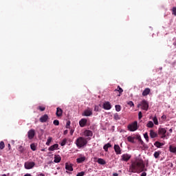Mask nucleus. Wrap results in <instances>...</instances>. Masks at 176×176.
<instances>
[{
	"mask_svg": "<svg viewBox=\"0 0 176 176\" xmlns=\"http://www.w3.org/2000/svg\"><path fill=\"white\" fill-rule=\"evenodd\" d=\"M160 153H162L161 151H155L153 154V156L155 159H157L159 156H160Z\"/></svg>",
	"mask_w": 176,
	"mask_h": 176,
	"instance_id": "nucleus-29",
	"label": "nucleus"
},
{
	"mask_svg": "<svg viewBox=\"0 0 176 176\" xmlns=\"http://www.w3.org/2000/svg\"><path fill=\"white\" fill-rule=\"evenodd\" d=\"M99 109H100V107L96 105L94 107V111L96 112H98Z\"/></svg>",
	"mask_w": 176,
	"mask_h": 176,
	"instance_id": "nucleus-44",
	"label": "nucleus"
},
{
	"mask_svg": "<svg viewBox=\"0 0 176 176\" xmlns=\"http://www.w3.org/2000/svg\"><path fill=\"white\" fill-rule=\"evenodd\" d=\"M54 162V163H60V162H61V156L59 155H55Z\"/></svg>",
	"mask_w": 176,
	"mask_h": 176,
	"instance_id": "nucleus-18",
	"label": "nucleus"
},
{
	"mask_svg": "<svg viewBox=\"0 0 176 176\" xmlns=\"http://www.w3.org/2000/svg\"><path fill=\"white\" fill-rule=\"evenodd\" d=\"M38 109H40V111H41V112H43V111H45V109H46V108H45V107H41V106H39L38 108Z\"/></svg>",
	"mask_w": 176,
	"mask_h": 176,
	"instance_id": "nucleus-39",
	"label": "nucleus"
},
{
	"mask_svg": "<svg viewBox=\"0 0 176 176\" xmlns=\"http://www.w3.org/2000/svg\"><path fill=\"white\" fill-rule=\"evenodd\" d=\"M85 175V172L82 171L78 173L76 176H84Z\"/></svg>",
	"mask_w": 176,
	"mask_h": 176,
	"instance_id": "nucleus-42",
	"label": "nucleus"
},
{
	"mask_svg": "<svg viewBox=\"0 0 176 176\" xmlns=\"http://www.w3.org/2000/svg\"><path fill=\"white\" fill-rule=\"evenodd\" d=\"M97 162L98 163V164H101L102 166H104V164H107V162H105L102 158H98Z\"/></svg>",
	"mask_w": 176,
	"mask_h": 176,
	"instance_id": "nucleus-23",
	"label": "nucleus"
},
{
	"mask_svg": "<svg viewBox=\"0 0 176 176\" xmlns=\"http://www.w3.org/2000/svg\"><path fill=\"white\" fill-rule=\"evenodd\" d=\"M53 123L54 126H58L60 124V121H58V120H54Z\"/></svg>",
	"mask_w": 176,
	"mask_h": 176,
	"instance_id": "nucleus-37",
	"label": "nucleus"
},
{
	"mask_svg": "<svg viewBox=\"0 0 176 176\" xmlns=\"http://www.w3.org/2000/svg\"><path fill=\"white\" fill-rule=\"evenodd\" d=\"M144 170L146 171V168H145V164L142 160H136L129 166L130 173H142Z\"/></svg>",
	"mask_w": 176,
	"mask_h": 176,
	"instance_id": "nucleus-1",
	"label": "nucleus"
},
{
	"mask_svg": "<svg viewBox=\"0 0 176 176\" xmlns=\"http://www.w3.org/2000/svg\"><path fill=\"white\" fill-rule=\"evenodd\" d=\"M85 160H86V157H80L79 158H77L76 162L77 163H83V162H85Z\"/></svg>",
	"mask_w": 176,
	"mask_h": 176,
	"instance_id": "nucleus-24",
	"label": "nucleus"
},
{
	"mask_svg": "<svg viewBox=\"0 0 176 176\" xmlns=\"http://www.w3.org/2000/svg\"><path fill=\"white\" fill-rule=\"evenodd\" d=\"M157 133L155 132L153 130H150V137L151 138H156L157 137Z\"/></svg>",
	"mask_w": 176,
	"mask_h": 176,
	"instance_id": "nucleus-17",
	"label": "nucleus"
},
{
	"mask_svg": "<svg viewBox=\"0 0 176 176\" xmlns=\"http://www.w3.org/2000/svg\"><path fill=\"white\" fill-rule=\"evenodd\" d=\"M24 176H32V175H31V174L28 173V174H25Z\"/></svg>",
	"mask_w": 176,
	"mask_h": 176,
	"instance_id": "nucleus-55",
	"label": "nucleus"
},
{
	"mask_svg": "<svg viewBox=\"0 0 176 176\" xmlns=\"http://www.w3.org/2000/svg\"><path fill=\"white\" fill-rule=\"evenodd\" d=\"M67 138H64L62 142H60V146H65V145L67 144Z\"/></svg>",
	"mask_w": 176,
	"mask_h": 176,
	"instance_id": "nucleus-32",
	"label": "nucleus"
},
{
	"mask_svg": "<svg viewBox=\"0 0 176 176\" xmlns=\"http://www.w3.org/2000/svg\"><path fill=\"white\" fill-rule=\"evenodd\" d=\"M53 140V138L52 137H49L47 142H46V145H47V146H49V145H50V142H52V140Z\"/></svg>",
	"mask_w": 176,
	"mask_h": 176,
	"instance_id": "nucleus-35",
	"label": "nucleus"
},
{
	"mask_svg": "<svg viewBox=\"0 0 176 176\" xmlns=\"http://www.w3.org/2000/svg\"><path fill=\"white\" fill-rule=\"evenodd\" d=\"M166 133H167V131L164 128H159L158 129V134L161 136V138H166Z\"/></svg>",
	"mask_w": 176,
	"mask_h": 176,
	"instance_id": "nucleus-6",
	"label": "nucleus"
},
{
	"mask_svg": "<svg viewBox=\"0 0 176 176\" xmlns=\"http://www.w3.org/2000/svg\"><path fill=\"white\" fill-rule=\"evenodd\" d=\"M8 147L10 148V144H8Z\"/></svg>",
	"mask_w": 176,
	"mask_h": 176,
	"instance_id": "nucleus-57",
	"label": "nucleus"
},
{
	"mask_svg": "<svg viewBox=\"0 0 176 176\" xmlns=\"http://www.w3.org/2000/svg\"><path fill=\"white\" fill-rule=\"evenodd\" d=\"M113 119L114 120H120V115H119L118 113H114Z\"/></svg>",
	"mask_w": 176,
	"mask_h": 176,
	"instance_id": "nucleus-26",
	"label": "nucleus"
},
{
	"mask_svg": "<svg viewBox=\"0 0 176 176\" xmlns=\"http://www.w3.org/2000/svg\"><path fill=\"white\" fill-rule=\"evenodd\" d=\"M113 176H119V174L115 173L113 174Z\"/></svg>",
	"mask_w": 176,
	"mask_h": 176,
	"instance_id": "nucleus-54",
	"label": "nucleus"
},
{
	"mask_svg": "<svg viewBox=\"0 0 176 176\" xmlns=\"http://www.w3.org/2000/svg\"><path fill=\"white\" fill-rule=\"evenodd\" d=\"M114 151L116 155H122V149L120 148L119 144L114 145Z\"/></svg>",
	"mask_w": 176,
	"mask_h": 176,
	"instance_id": "nucleus-10",
	"label": "nucleus"
},
{
	"mask_svg": "<svg viewBox=\"0 0 176 176\" xmlns=\"http://www.w3.org/2000/svg\"><path fill=\"white\" fill-rule=\"evenodd\" d=\"M30 148L32 149V151H36V146L35 145V144H31Z\"/></svg>",
	"mask_w": 176,
	"mask_h": 176,
	"instance_id": "nucleus-36",
	"label": "nucleus"
},
{
	"mask_svg": "<svg viewBox=\"0 0 176 176\" xmlns=\"http://www.w3.org/2000/svg\"><path fill=\"white\" fill-rule=\"evenodd\" d=\"M103 149L105 151V152H108V146H107V144L104 145Z\"/></svg>",
	"mask_w": 176,
	"mask_h": 176,
	"instance_id": "nucleus-45",
	"label": "nucleus"
},
{
	"mask_svg": "<svg viewBox=\"0 0 176 176\" xmlns=\"http://www.w3.org/2000/svg\"><path fill=\"white\" fill-rule=\"evenodd\" d=\"M169 151L172 153H176V147H174L173 146H169Z\"/></svg>",
	"mask_w": 176,
	"mask_h": 176,
	"instance_id": "nucleus-27",
	"label": "nucleus"
},
{
	"mask_svg": "<svg viewBox=\"0 0 176 176\" xmlns=\"http://www.w3.org/2000/svg\"><path fill=\"white\" fill-rule=\"evenodd\" d=\"M87 123V120L86 118H82L79 121V124L80 127H85Z\"/></svg>",
	"mask_w": 176,
	"mask_h": 176,
	"instance_id": "nucleus-13",
	"label": "nucleus"
},
{
	"mask_svg": "<svg viewBox=\"0 0 176 176\" xmlns=\"http://www.w3.org/2000/svg\"><path fill=\"white\" fill-rule=\"evenodd\" d=\"M168 135V133H167V135Z\"/></svg>",
	"mask_w": 176,
	"mask_h": 176,
	"instance_id": "nucleus-58",
	"label": "nucleus"
},
{
	"mask_svg": "<svg viewBox=\"0 0 176 176\" xmlns=\"http://www.w3.org/2000/svg\"><path fill=\"white\" fill-rule=\"evenodd\" d=\"M138 118L140 120V119H142V112L140 111L138 113Z\"/></svg>",
	"mask_w": 176,
	"mask_h": 176,
	"instance_id": "nucleus-43",
	"label": "nucleus"
},
{
	"mask_svg": "<svg viewBox=\"0 0 176 176\" xmlns=\"http://www.w3.org/2000/svg\"><path fill=\"white\" fill-rule=\"evenodd\" d=\"M169 133H173V129H169Z\"/></svg>",
	"mask_w": 176,
	"mask_h": 176,
	"instance_id": "nucleus-56",
	"label": "nucleus"
},
{
	"mask_svg": "<svg viewBox=\"0 0 176 176\" xmlns=\"http://www.w3.org/2000/svg\"><path fill=\"white\" fill-rule=\"evenodd\" d=\"M149 93H151V89L149 88H146L143 92H142V96L144 97H146V96H148V94H149Z\"/></svg>",
	"mask_w": 176,
	"mask_h": 176,
	"instance_id": "nucleus-19",
	"label": "nucleus"
},
{
	"mask_svg": "<svg viewBox=\"0 0 176 176\" xmlns=\"http://www.w3.org/2000/svg\"><path fill=\"white\" fill-rule=\"evenodd\" d=\"M115 108H116V111L117 112H120V111H121V109H122V107H120V104H116V105L115 106Z\"/></svg>",
	"mask_w": 176,
	"mask_h": 176,
	"instance_id": "nucleus-31",
	"label": "nucleus"
},
{
	"mask_svg": "<svg viewBox=\"0 0 176 176\" xmlns=\"http://www.w3.org/2000/svg\"><path fill=\"white\" fill-rule=\"evenodd\" d=\"M162 119H163L164 120H166L167 119V116H166V115H163L162 117Z\"/></svg>",
	"mask_w": 176,
	"mask_h": 176,
	"instance_id": "nucleus-48",
	"label": "nucleus"
},
{
	"mask_svg": "<svg viewBox=\"0 0 176 176\" xmlns=\"http://www.w3.org/2000/svg\"><path fill=\"white\" fill-rule=\"evenodd\" d=\"M153 126H154V124H153V122L152 121H148V122L146 124V126L148 127V129H152Z\"/></svg>",
	"mask_w": 176,
	"mask_h": 176,
	"instance_id": "nucleus-28",
	"label": "nucleus"
},
{
	"mask_svg": "<svg viewBox=\"0 0 176 176\" xmlns=\"http://www.w3.org/2000/svg\"><path fill=\"white\" fill-rule=\"evenodd\" d=\"M114 91H118V93H120L118 96L120 97V95L123 93V89H122L120 86H118V88L115 89Z\"/></svg>",
	"mask_w": 176,
	"mask_h": 176,
	"instance_id": "nucleus-25",
	"label": "nucleus"
},
{
	"mask_svg": "<svg viewBox=\"0 0 176 176\" xmlns=\"http://www.w3.org/2000/svg\"><path fill=\"white\" fill-rule=\"evenodd\" d=\"M56 115L58 118L63 116V109L60 107L56 108Z\"/></svg>",
	"mask_w": 176,
	"mask_h": 176,
	"instance_id": "nucleus-14",
	"label": "nucleus"
},
{
	"mask_svg": "<svg viewBox=\"0 0 176 176\" xmlns=\"http://www.w3.org/2000/svg\"><path fill=\"white\" fill-rule=\"evenodd\" d=\"M24 167L26 170H31L35 167V162H26L24 164Z\"/></svg>",
	"mask_w": 176,
	"mask_h": 176,
	"instance_id": "nucleus-5",
	"label": "nucleus"
},
{
	"mask_svg": "<svg viewBox=\"0 0 176 176\" xmlns=\"http://www.w3.org/2000/svg\"><path fill=\"white\" fill-rule=\"evenodd\" d=\"M92 115H93V110L90 108H87L82 113V116H91Z\"/></svg>",
	"mask_w": 176,
	"mask_h": 176,
	"instance_id": "nucleus-7",
	"label": "nucleus"
},
{
	"mask_svg": "<svg viewBox=\"0 0 176 176\" xmlns=\"http://www.w3.org/2000/svg\"><path fill=\"white\" fill-rule=\"evenodd\" d=\"M48 119H49V116H47V114H45L44 116H42L40 118L39 120L41 123H46Z\"/></svg>",
	"mask_w": 176,
	"mask_h": 176,
	"instance_id": "nucleus-11",
	"label": "nucleus"
},
{
	"mask_svg": "<svg viewBox=\"0 0 176 176\" xmlns=\"http://www.w3.org/2000/svg\"><path fill=\"white\" fill-rule=\"evenodd\" d=\"M70 135H74V130H70Z\"/></svg>",
	"mask_w": 176,
	"mask_h": 176,
	"instance_id": "nucleus-53",
	"label": "nucleus"
},
{
	"mask_svg": "<svg viewBox=\"0 0 176 176\" xmlns=\"http://www.w3.org/2000/svg\"><path fill=\"white\" fill-rule=\"evenodd\" d=\"M136 140H138V141H140V140H142V139H141V136H140V135H139V136H137V137H136Z\"/></svg>",
	"mask_w": 176,
	"mask_h": 176,
	"instance_id": "nucleus-52",
	"label": "nucleus"
},
{
	"mask_svg": "<svg viewBox=\"0 0 176 176\" xmlns=\"http://www.w3.org/2000/svg\"><path fill=\"white\" fill-rule=\"evenodd\" d=\"M127 104L129 107H134V102H133V101H129Z\"/></svg>",
	"mask_w": 176,
	"mask_h": 176,
	"instance_id": "nucleus-41",
	"label": "nucleus"
},
{
	"mask_svg": "<svg viewBox=\"0 0 176 176\" xmlns=\"http://www.w3.org/2000/svg\"><path fill=\"white\" fill-rule=\"evenodd\" d=\"M75 144L77 148H78V149H80V148H84V146H86L87 145V139L83 137H79L76 139Z\"/></svg>",
	"mask_w": 176,
	"mask_h": 176,
	"instance_id": "nucleus-2",
	"label": "nucleus"
},
{
	"mask_svg": "<svg viewBox=\"0 0 176 176\" xmlns=\"http://www.w3.org/2000/svg\"><path fill=\"white\" fill-rule=\"evenodd\" d=\"M138 107H142V109L144 111H148V108H149V103H148V101L143 100L140 104H139L138 105Z\"/></svg>",
	"mask_w": 176,
	"mask_h": 176,
	"instance_id": "nucleus-4",
	"label": "nucleus"
},
{
	"mask_svg": "<svg viewBox=\"0 0 176 176\" xmlns=\"http://www.w3.org/2000/svg\"><path fill=\"white\" fill-rule=\"evenodd\" d=\"M173 14H174V16H176V8L175 7H174L173 8Z\"/></svg>",
	"mask_w": 176,
	"mask_h": 176,
	"instance_id": "nucleus-46",
	"label": "nucleus"
},
{
	"mask_svg": "<svg viewBox=\"0 0 176 176\" xmlns=\"http://www.w3.org/2000/svg\"><path fill=\"white\" fill-rule=\"evenodd\" d=\"M144 138H145L146 142H149V136L148 135V133H145L144 134Z\"/></svg>",
	"mask_w": 176,
	"mask_h": 176,
	"instance_id": "nucleus-34",
	"label": "nucleus"
},
{
	"mask_svg": "<svg viewBox=\"0 0 176 176\" xmlns=\"http://www.w3.org/2000/svg\"><path fill=\"white\" fill-rule=\"evenodd\" d=\"M65 168L68 171H73L74 170V168H72V165H71V164H69L68 163L65 164Z\"/></svg>",
	"mask_w": 176,
	"mask_h": 176,
	"instance_id": "nucleus-21",
	"label": "nucleus"
},
{
	"mask_svg": "<svg viewBox=\"0 0 176 176\" xmlns=\"http://www.w3.org/2000/svg\"><path fill=\"white\" fill-rule=\"evenodd\" d=\"M58 148V144H55L50 146L48 148V151H50V152H52L53 151H56V149H57Z\"/></svg>",
	"mask_w": 176,
	"mask_h": 176,
	"instance_id": "nucleus-16",
	"label": "nucleus"
},
{
	"mask_svg": "<svg viewBox=\"0 0 176 176\" xmlns=\"http://www.w3.org/2000/svg\"><path fill=\"white\" fill-rule=\"evenodd\" d=\"M5 148V142H0V149H3Z\"/></svg>",
	"mask_w": 176,
	"mask_h": 176,
	"instance_id": "nucleus-38",
	"label": "nucleus"
},
{
	"mask_svg": "<svg viewBox=\"0 0 176 176\" xmlns=\"http://www.w3.org/2000/svg\"><path fill=\"white\" fill-rule=\"evenodd\" d=\"M103 108L107 111H109V109L112 108V106L111 105V103L109 102H106L103 104Z\"/></svg>",
	"mask_w": 176,
	"mask_h": 176,
	"instance_id": "nucleus-12",
	"label": "nucleus"
},
{
	"mask_svg": "<svg viewBox=\"0 0 176 176\" xmlns=\"http://www.w3.org/2000/svg\"><path fill=\"white\" fill-rule=\"evenodd\" d=\"M127 140L129 141V142H131V144H135V137L129 136L127 138Z\"/></svg>",
	"mask_w": 176,
	"mask_h": 176,
	"instance_id": "nucleus-20",
	"label": "nucleus"
},
{
	"mask_svg": "<svg viewBox=\"0 0 176 176\" xmlns=\"http://www.w3.org/2000/svg\"><path fill=\"white\" fill-rule=\"evenodd\" d=\"M84 135H85V137H93V131L90 130H85L84 131Z\"/></svg>",
	"mask_w": 176,
	"mask_h": 176,
	"instance_id": "nucleus-15",
	"label": "nucleus"
},
{
	"mask_svg": "<svg viewBox=\"0 0 176 176\" xmlns=\"http://www.w3.org/2000/svg\"><path fill=\"white\" fill-rule=\"evenodd\" d=\"M154 124H155L156 126H157V124H159V122L157 121V117L155 116L153 118Z\"/></svg>",
	"mask_w": 176,
	"mask_h": 176,
	"instance_id": "nucleus-33",
	"label": "nucleus"
},
{
	"mask_svg": "<svg viewBox=\"0 0 176 176\" xmlns=\"http://www.w3.org/2000/svg\"><path fill=\"white\" fill-rule=\"evenodd\" d=\"M154 145H155V146H156L157 148H162V146H164V143H162V142H160L157 141V142H155L154 143Z\"/></svg>",
	"mask_w": 176,
	"mask_h": 176,
	"instance_id": "nucleus-22",
	"label": "nucleus"
},
{
	"mask_svg": "<svg viewBox=\"0 0 176 176\" xmlns=\"http://www.w3.org/2000/svg\"><path fill=\"white\" fill-rule=\"evenodd\" d=\"M140 176H146V172H143Z\"/></svg>",
	"mask_w": 176,
	"mask_h": 176,
	"instance_id": "nucleus-50",
	"label": "nucleus"
},
{
	"mask_svg": "<svg viewBox=\"0 0 176 176\" xmlns=\"http://www.w3.org/2000/svg\"><path fill=\"white\" fill-rule=\"evenodd\" d=\"M139 142H140V144H141V145H144V141L142 140V139H140V140H139Z\"/></svg>",
	"mask_w": 176,
	"mask_h": 176,
	"instance_id": "nucleus-49",
	"label": "nucleus"
},
{
	"mask_svg": "<svg viewBox=\"0 0 176 176\" xmlns=\"http://www.w3.org/2000/svg\"><path fill=\"white\" fill-rule=\"evenodd\" d=\"M18 151L19 152H20L21 153H24V151H25V149L24 148V147H23V146H19L18 147Z\"/></svg>",
	"mask_w": 176,
	"mask_h": 176,
	"instance_id": "nucleus-30",
	"label": "nucleus"
},
{
	"mask_svg": "<svg viewBox=\"0 0 176 176\" xmlns=\"http://www.w3.org/2000/svg\"><path fill=\"white\" fill-rule=\"evenodd\" d=\"M130 159H131V155L130 154L125 153L121 156V160L122 162H129Z\"/></svg>",
	"mask_w": 176,
	"mask_h": 176,
	"instance_id": "nucleus-8",
	"label": "nucleus"
},
{
	"mask_svg": "<svg viewBox=\"0 0 176 176\" xmlns=\"http://www.w3.org/2000/svg\"><path fill=\"white\" fill-rule=\"evenodd\" d=\"M69 126H71V121H67L66 124V129H69Z\"/></svg>",
	"mask_w": 176,
	"mask_h": 176,
	"instance_id": "nucleus-40",
	"label": "nucleus"
},
{
	"mask_svg": "<svg viewBox=\"0 0 176 176\" xmlns=\"http://www.w3.org/2000/svg\"><path fill=\"white\" fill-rule=\"evenodd\" d=\"M106 146H107V148H112V144H111V143L106 144Z\"/></svg>",
	"mask_w": 176,
	"mask_h": 176,
	"instance_id": "nucleus-47",
	"label": "nucleus"
},
{
	"mask_svg": "<svg viewBox=\"0 0 176 176\" xmlns=\"http://www.w3.org/2000/svg\"><path fill=\"white\" fill-rule=\"evenodd\" d=\"M63 134H64L65 135H66V134H68V130H65V131H64Z\"/></svg>",
	"mask_w": 176,
	"mask_h": 176,
	"instance_id": "nucleus-51",
	"label": "nucleus"
},
{
	"mask_svg": "<svg viewBox=\"0 0 176 176\" xmlns=\"http://www.w3.org/2000/svg\"><path fill=\"white\" fill-rule=\"evenodd\" d=\"M28 137L29 140H32L34 138V137H35V130L30 129L28 132Z\"/></svg>",
	"mask_w": 176,
	"mask_h": 176,
	"instance_id": "nucleus-9",
	"label": "nucleus"
},
{
	"mask_svg": "<svg viewBox=\"0 0 176 176\" xmlns=\"http://www.w3.org/2000/svg\"><path fill=\"white\" fill-rule=\"evenodd\" d=\"M127 129L129 131H136V130H138V122L135 121L131 124H129Z\"/></svg>",
	"mask_w": 176,
	"mask_h": 176,
	"instance_id": "nucleus-3",
	"label": "nucleus"
}]
</instances>
